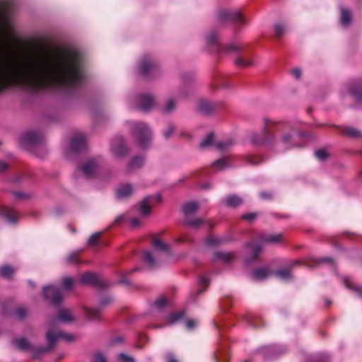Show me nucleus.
I'll return each mask as SVG.
<instances>
[{
    "mask_svg": "<svg viewBox=\"0 0 362 362\" xmlns=\"http://www.w3.org/2000/svg\"><path fill=\"white\" fill-rule=\"evenodd\" d=\"M66 262L69 264H76L78 262V255L77 252L69 254L66 258Z\"/></svg>",
    "mask_w": 362,
    "mask_h": 362,
    "instance_id": "nucleus-49",
    "label": "nucleus"
},
{
    "mask_svg": "<svg viewBox=\"0 0 362 362\" xmlns=\"http://www.w3.org/2000/svg\"><path fill=\"white\" fill-rule=\"evenodd\" d=\"M286 129H288L290 131L282 136L283 144L287 148L302 146L301 140L308 134L296 131L288 122H276L269 119H264L263 131L260 134H252L250 141L255 145L270 144L274 139V132H281Z\"/></svg>",
    "mask_w": 362,
    "mask_h": 362,
    "instance_id": "nucleus-2",
    "label": "nucleus"
},
{
    "mask_svg": "<svg viewBox=\"0 0 362 362\" xmlns=\"http://www.w3.org/2000/svg\"><path fill=\"white\" fill-rule=\"evenodd\" d=\"M209 284L208 278L205 276H202L199 281V288L196 292V295L198 296L204 292Z\"/></svg>",
    "mask_w": 362,
    "mask_h": 362,
    "instance_id": "nucleus-33",
    "label": "nucleus"
},
{
    "mask_svg": "<svg viewBox=\"0 0 362 362\" xmlns=\"http://www.w3.org/2000/svg\"><path fill=\"white\" fill-rule=\"evenodd\" d=\"M134 192V187L129 183L122 184L116 189V195L118 199L129 197Z\"/></svg>",
    "mask_w": 362,
    "mask_h": 362,
    "instance_id": "nucleus-21",
    "label": "nucleus"
},
{
    "mask_svg": "<svg viewBox=\"0 0 362 362\" xmlns=\"http://www.w3.org/2000/svg\"><path fill=\"white\" fill-rule=\"evenodd\" d=\"M13 344L21 350L29 349L30 345L27 340L24 338L16 339L13 340Z\"/></svg>",
    "mask_w": 362,
    "mask_h": 362,
    "instance_id": "nucleus-40",
    "label": "nucleus"
},
{
    "mask_svg": "<svg viewBox=\"0 0 362 362\" xmlns=\"http://www.w3.org/2000/svg\"><path fill=\"white\" fill-rule=\"evenodd\" d=\"M344 284L346 285V286L347 288L355 291L358 293V295L361 298H362V286H353L351 280L348 277L344 278Z\"/></svg>",
    "mask_w": 362,
    "mask_h": 362,
    "instance_id": "nucleus-38",
    "label": "nucleus"
},
{
    "mask_svg": "<svg viewBox=\"0 0 362 362\" xmlns=\"http://www.w3.org/2000/svg\"><path fill=\"white\" fill-rule=\"evenodd\" d=\"M137 69L139 74L146 78L156 77L161 71L158 62L148 54H145L141 58Z\"/></svg>",
    "mask_w": 362,
    "mask_h": 362,
    "instance_id": "nucleus-5",
    "label": "nucleus"
},
{
    "mask_svg": "<svg viewBox=\"0 0 362 362\" xmlns=\"http://www.w3.org/2000/svg\"><path fill=\"white\" fill-rule=\"evenodd\" d=\"M212 86L215 90L234 88L233 83L223 76H216L213 81Z\"/></svg>",
    "mask_w": 362,
    "mask_h": 362,
    "instance_id": "nucleus-18",
    "label": "nucleus"
},
{
    "mask_svg": "<svg viewBox=\"0 0 362 362\" xmlns=\"http://www.w3.org/2000/svg\"><path fill=\"white\" fill-rule=\"evenodd\" d=\"M44 136L35 131L25 132L20 139L21 145L25 149L34 151V148L40 146L44 142Z\"/></svg>",
    "mask_w": 362,
    "mask_h": 362,
    "instance_id": "nucleus-7",
    "label": "nucleus"
},
{
    "mask_svg": "<svg viewBox=\"0 0 362 362\" xmlns=\"http://www.w3.org/2000/svg\"><path fill=\"white\" fill-rule=\"evenodd\" d=\"M288 73L295 80H300L303 76V69L300 67L295 66L290 69Z\"/></svg>",
    "mask_w": 362,
    "mask_h": 362,
    "instance_id": "nucleus-37",
    "label": "nucleus"
},
{
    "mask_svg": "<svg viewBox=\"0 0 362 362\" xmlns=\"http://www.w3.org/2000/svg\"><path fill=\"white\" fill-rule=\"evenodd\" d=\"M80 282L99 288H105L109 286V284L106 281L102 280L98 274L90 272H85L81 275Z\"/></svg>",
    "mask_w": 362,
    "mask_h": 362,
    "instance_id": "nucleus-10",
    "label": "nucleus"
},
{
    "mask_svg": "<svg viewBox=\"0 0 362 362\" xmlns=\"http://www.w3.org/2000/svg\"><path fill=\"white\" fill-rule=\"evenodd\" d=\"M272 273V271H270L268 268L260 267L255 269L252 272V276L254 279L256 280H263L267 278Z\"/></svg>",
    "mask_w": 362,
    "mask_h": 362,
    "instance_id": "nucleus-24",
    "label": "nucleus"
},
{
    "mask_svg": "<svg viewBox=\"0 0 362 362\" xmlns=\"http://www.w3.org/2000/svg\"><path fill=\"white\" fill-rule=\"evenodd\" d=\"M168 305V301L165 297H160L156 302L155 306L159 310H162Z\"/></svg>",
    "mask_w": 362,
    "mask_h": 362,
    "instance_id": "nucleus-47",
    "label": "nucleus"
},
{
    "mask_svg": "<svg viewBox=\"0 0 362 362\" xmlns=\"http://www.w3.org/2000/svg\"><path fill=\"white\" fill-rule=\"evenodd\" d=\"M351 21V15L349 10L342 8L341 9V23L343 26L346 27Z\"/></svg>",
    "mask_w": 362,
    "mask_h": 362,
    "instance_id": "nucleus-30",
    "label": "nucleus"
},
{
    "mask_svg": "<svg viewBox=\"0 0 362 362\" xmlns=\"http://www.w3.org/2000/svg\"><path fill=\"white\" fill-rule=\"evenodd\" d=\"M217 18L221 23L233 22L240 25L245 24V20L238 11H230L228 10H220L217 14Z\"/></svg>",
    "mask_w": 362,
    "mask_h": 362,
    "instance_id": "nucleus-9",
    "label": "nucleus"
},
{
    "mask_svg": "<svg viewBox=\"0 0 362 362\" xmlns=\"http://www.w3.org/2000/svg\"><path fill=\"white\" fill-rule=\"evenodd\" d=\"M85 313L87 316L90 320H99L100 317V311L98 308H85Z\"/></svg>",
    "mask_w": 362,
    "mask_h": 362,
    "instance_id": "nucleus-32",
    "label": "nucleus"
},
{
    "mask_svg": "<svg viewBox=\"0 0 362 362\" xmlns=\"http://www.w3.org/2000/svg\"><path fill=\"white\" fill-rule=\"evenodd\" d=\"M341 133L346 136L352 138L362 137V134L358 129L350 127H343Z\"/></svg>",
    "mask_w": 362,
    "mask_h": 362,
    "instance_id": "nucleus-27",
    "label": "nucleus"
},
{
    "mask_svg": "<svg viewBox=\"0 0 362 362\" xmlns=\"http://www.w3.org/2000/svg\"><path fill=\"white\" fill-rule=\"evenodd\" d=\"M215 108L214 104L206 100H200L197 105V111L203 115L211 114Z\"/></svg>",
    "mask_w": 362,
    "mask_h": 362,
    "instance_id": "nucleus-20",
    "label": "nucleus"
},
{
    "mask_svg": "<svg viewBox=\"0 0 362 362\" xmlns=\"http://www.w3.org/2000/svg\"><path fill=\"white\" fill-rule=\"evenodd\" d=\"M0 216L4 217L11 223H16L20 218V214L16 209L8 206L0 207Z\"/></svg>",
    "mask_w": 362,
    "mask_h": 362,
    "instance_id": "nucleus-17",
    "label": "nucleus"
},
{
    "mask_svg": "<svg viewBox=\"0 0 362 362\" xmlns=\"http://www.w3.org/2000/svg\"><path fill=\"white\" fill-rule=\"evenodd\" d=\"M86 140L83 134H76L71 141V149L74 152H79L86 148Z\"/></svg>",
    "mask_w": 362,
    "mask_h": 362,
    "instance_id": "nucleus-16",
    "label": "nucleus"
},
{
    "mask_svg": "<svg viewBox=\"0 0 362 362\" xmlns=\"http://www.w3.org/2000/svg\"><path fill=\"white\" fill-rule=\"evenodd\" d=\"M257 216V214L256 213H250L246 214L243 216V218L244 220L248 221H252L256 218Z\"/></svg>",
    "mask_w": 362,
    "mask_h": 362,
    "instance_id": "nucleus-57",
    "label": "nucleus"
},
{
    "mask_svg": "<svg viewBox=\"0 0 362 362\" xmlns=\"http://www.w3.org/2000/svg\"><path fill=\"white\" fill-rule=\"evenodd\" d=\"M111 151L114 156L122 158L129 153V150L121 136L115 138L111 142Z\"/></svg>",
    "mask_w": 362,
    "mask_h": 362,
    "instance_id": "nucleus-12",
    "label": "nucleus"
},
{
    "mask_svg": "<svg viewBox=\"0 0 362 362\" xmlns=\"http://www.w3.org/2000/svg\"><path fill=\"white\" fill-rule=\"evenodd\" d=\"M262 159L257 156H247L246 157V162L251 165H257L261 163Z\"/></svg>",
    "mask_w": 362,
    "mask_h": 362,
    "instance_id": "nucleus-48",
    "label": "nucleus"
},
{
    "mask_svg": "<svg viewBox=\"0 0 362 362\" xmlns=\"http://www.w3.org/2000/svg\"><path fill=\"white\" fill-rule=\"evenodd\" d=\"M100 236V233H96L92 235L89 238V239L88 240V244L90 246H95V245H96L98 244V243Z\"/></svg>",
    "mask_w": 362,
    "mask_h": 362,
    "instance_id": "nucleus-50",
    "label": "nucleus"
},
{
    "mask_svg": "<svg viewBox=\"0 0 362 362\" xmlns=\"http://www.w3.org/2000/svg\"><path fill=\"white\" fill-rule=\"evenodd\" d=\"M42 293L44 297L54 305L59 303L62 299L61 291L54 286H45Z\"/></svg>",
    "mask_w": 362,
    "mask_h": 362,
    "instance_id": "nucleus-13",
    "label": "nucleus"
},
{
    "mask_svg": "<svg viewBox=\"0 0 362 362\" xmlns=\"http://www.w3.org/2000/svg\"><path fill=\"white\" fill-rule=\"evenodd\" d=\"M27 313L28 311L25 308H18L16 310V315L21 319H23L26 316Z\"/></svg>",
    "mask_w": 362,
    "mask_h": 362,
    "instance_id": "nucleus-54",
    "label": "nucleus"
},
{
    "mask_svg": "<svg viewBox=\"0 0 362 362\" xmlns=\"http://www.w3.org/2000/svg\"><path fill=\"white\" fill-rule=\"evenodd\" d=\"M230 158L224 157L214 162L213 166L217 170H223L229 166Z\"/></svg>",
    "mask_w": 362,
    "mask_h": 362,
    "instance_id": "nucleus-31",
    "label": "nucleus"
},
{
    "mask_svg": "<svg viewBox=\"0 0 362 362\" xmlns=\"http://www.w3.org/2000/svg\"><path fill=\"white\" fill-rule=\"evenodd\" d=\"M92 362H107L105 356L100 353L95 354L92 358Z\"/></svg>",
    "mask_w": 362,
    "mask_h": 362,
    "instance_id": "nucleus-55",
    "label": "nucleus"
},
{
    "mask_svg": "<svg viewBox=\"0 0 362 362\" xmlns=\"http://www.w3.org/2000/svg\"><path fill=\"white\" fill-rule=\"evenodd\" d=\"M74 320V317L70 310L62 309L59 312L57 317L54 319L52 325L49 326V329L47 331L46 338L48 342V346L47 348H40V351L42 353L46 351L47 349H53L56 342L59 340H64L67 342L75 341L76 337L74 334L65 333L54 327V324L57 321L69 323Z\"/></svg>",
    "mask_w": 362,
    "mask_h": 362,
    "instance_id": "nucleus-3",
    "label": "nucleus"
},
{
    "mask_svg": "<svg viewBox=\"0 0 362 362\" xmlns=\"http://www.w3.org/2000/svg\"><path fill=\"white\" fill-rule=\"evenodd\" d=\"M233 144L232 140H227L226 141H219L215 144L216 147L220 151H225L229 146H232Z\"/></svg>",
    "mask_w": 362,
    "mask_h": 362,
    "instance_id": "nucleus-44",
    "label": "nucleus"
},
{
    "mask_svg": "<svg viewBox=\"0 0 362 362\" xmlns=\"http://www.w3.org/2000/svg\"><path fill=\"white\" fill-rule=\"evenodd\" d=\"M225 241H226L225 238H218V237H215V236H212V235L209 236L206 239V243L209 246H217V245L222 244Z\"/></svg>",
    "mask_w": 362,
    "mask_h": 362,
    "instance_id": "nucleus-39",
    "label": "nucleus"
},
{
    "mask_svg": "<svg viewBox=\"0 0 362 362\" xmlns=\"http://www.w3.org/2000/svg\"><path fill=\"white\" fill-rule=\"evenodd\" d=\"M119 360L122 362H134V360L132 357L124 354H120L119 355Z\"/></svg>",
    "mask_w": 362,
    "mask_h": 362,
    "instance_id": "nucleus-56",
    "label": "nucleus"
},
{
    "mask_svg": "<svg viewBox=\"0 0 362 362\" xmlns=\"http://www.w3.org/2000/svg\"><path fill=\"white\" fill-rule=\"evenodd\" d=\"M8 54L7 49H0V85H13L29 80L69 87L80 83L85 77L83 57L75 50L62 53L53 67L45 64H18L12 62Z\"/></svg>",
    "mask_w": 362,
    "mask_h": 362,
    "instance_id": "nucleus-1",
    "label": "nucleus"
},
{
    "mask_svg": "<svg viewBox=\"0 0 362 362\" xmlns=\"http://www.w3.org/2000/svg\"><path fill=\"white\" fill-rule=\"evenodd\" d=\"M197 324V322L194 320H187L186 321V327L187 329H191L194 328Z\"/></svg>",
    "mask_w": 362,
    "mask_h": 362,
    "instance_id": "nucleus-60",
    "label": "nucleus"
},
{
    "mask_svg": "<svg viewBox=\"0 0 362 362\" xmlns=\"http://www.w3.org/2000/svg\"><path fill=\"white\" fill-rule=\"evenodd\" d=\"M199 208V205L197 202H192L186 203L182 206V211L186 216L194 214Z\"/></svg>",
    "mask_w": 362,
    "mask_h": 362,
    "instance_id": "nucleus-28",
    "label": "nucleus"
},
{
    "mask_svg": "<svg viewBox=\"0 0 362 362\" xmlns=\"http://www.w3.org/2000/svg\"><path fill=\"white\" fill-rule=\"evenodd\" d=\"M74 279H71V278H64L62 281V286L65 288V289H70L72 286V285L74 284Z\"/></svg>",
    "mask_w": 362,
    "mask_h": 362,
    "instance_id": "nucleus-51",
    "label": "nucleus"
},
{
    "mask_svg": "<svg viewBox=\"0 0 362 362\" xmlns=\"http://www.w3.org/2000/svg\"><path fill=\"white\" fill-rule=\"evenodd\" d=\"M185 311H179L177 313H171L168 317V320L171 324L178 322L185 316Z\"/></svg>",
    "mask_w": 362,
    "mask_h": 362,
    "instance_id": "nucleus-41",
    "label": "nucleus"
},
{
    "mask_svg": "<svg viewBox=\"0 0 362 362\" xmlns=\"http://www.w3.org/2000/svg\"><path fill=\"white\" fill-rule=\"evenodd\" d=\"M235 255L232 252H216L214 257V261H220L223 263H228L235 259Z\"/></svg>",
    "mask_w": 362,
    "mask_h": 362,
    "instance_id": "nucleus-25",
    "label": "nucleus"
},
{
    "mask_svg": "<svg viewBox=\"0 0 362 362\" xmlns=\"http://www.w3.org/2000/svg\"><path fill=\"white\" fill-rule=\"evenodd\" d=\"M317 262H318V265H319V264H323V263H332L333 260L330 257H323V258L318 259Z\"/></svg>",
    "mask_w": 362,
    "mask_h": 362,
    "instance_id": "nucleus-62",
    "label": "nucleus"
},
{
    "mask_svg": "<svg viewBox=\"0 0 362 362\" xmlns=\"http://www.w3.org/2000/svg\"><path fill=\"white\" fill-rule=\"evenodd\" d=\"M215 358L217 362H228L229 356L225 351H218L215 354Z\"/></svg>",
    "mask_w": 362,
    "mask_h": 362,
    "instance_id": "nucleus-42",
    "label": "nucleus"
},
{
    "mask_svg": "<svg viewBox=\"0 0 362 362\" xmlns=\"http://www.w3.org/2000/svg\"><path fill=\"white\" fill-rule=\"evenodd\" d=\"M207 42L211 49L217 53L221 52H243L244 47L241 45L230 44L227 46L222 45L216 33H211L207 37Z\"/></svg>",
    "mask_w": 362,
    "mask_h": 362,
    "instance_id": "nucleus-6",
    "label": "nucleus"
},
{
    "mask_svg": "<svg viewBox=\"0 0 362 362\" xmlns=\"http://www.w3.org/2000/svg\"><path fill=\"white\" fill-rule=\"evenodd\" d=\"M161 197L156 195L155 197L149 196L144 199L139 206V212L143 216H147L151 213V206L154 202H160Z\"/></svg>",
    "mask_w": 362,
    "mask_h": 362,
    "instance_id": "nucleus-15",
    "label": "nucleus"
},
{
    "mask_svg": "<svg viewBox=\"0 0 362 362\" xmlns=\"http://www.w3.org/2000/svg\"><path fill=\"white\" fill-rule=\"evenodd\" d=\"M350 96L352 99L356 100H362V92H349Z\"/></svg>",
    "mask_w": 362,
    "mask_h": 362,
    "instance_id": "nucleus-59",
    "label": "nucleus"
},
{
    "mask_svg": "<svg viewBox=\"0 0 362 362\" xmlns=\"http://www.w3.org/2000/svg\"><path fill=\"white\" fill-rule=\"evenodd\" d=\"M166 359L168 362H177L173 354L170 353L166 355Z\"/></svg>",
    "mask_w": 362,
    "mask_h": 362,
    "instance_id": "nucleus-64",
    "label": "nucleus"
},
{
    "mask_svg": "<svg viewBox=\"0 0 362 362\" xmlns=\"http://www.w3.org/2000/svg\"><path fill=\"white\" fill-rule=\"evenodd\" d=\"M15 272V269L8 266L4 265L0 267V276L4 278H10Z\"/></svg>",
    "mask_w": 362,
    "mask_h": 362,
    "instance_id": "nucleus-35",
    "label": "nucleus"
},
{
    "mask_svg": "<svg viewBox=\"0 0 362 362\" xmlns=\"http://www.w3.org/2000/svg\"><path fill=\"white\" fill-rule=\"evenodd\" d=\"M214 138V133H209L206 137L200 143L201 148H205L210 146L212 144V141Z\"/></svg>",
    "mask_w": 362,
    "mask_h": 362,
    "instance_id": "nucleus-45",
    "label": "nucleus"
},
{
    "mask_svg": "<svg viewBox=\"0 0 362 362\" xmlns=\"http://www.w3.org/2000/svg\"><path fill=\"white\" fill-rule=\"evenodd\" d=\"M298 263L299 261L292 262L288 267L275 271L274 273L281 279L290 280L292 279L291 270Z\"/></svg>",
    "mask_w": 362,
    "mask_h": 362,
    "instance_id": "nucleus-19",
    "label": "nucleus"
},
{
    "mask_svg": "<svg viewBox=\"0 0 362 362\" xmlns=\"http://www.w3.org/2000/svg\"><path fill=\"white\" fill-rule=\"evenodd\" d=\"M156 105V102L154 98L149 93L140 94L135 103L137 109L144 112L152 110Z\"/></svg>",
    "mask_w": 362,
    "mask_h": 362,
    "instance_id": "nucleus-11",
    "label": "nucleus"
},
{
    "mask_svg": "<svg viewBox=\"0 0 362 362\" xmlns=\"http://www.w3.org/2000/svg\"><path fill=\"white\" fill-rule=\"evenodd\" d=\"M284 241L282 233H262L259 234L256 241L249 242L245 244V247L250 250L251 256L247 258V263L252 262L258 259L262 247L266 244H277Z\"/></svg>",
    "mask_w": 362,
    "mask_h": 362,
    "instance_id": "nucleus-4",
    "label": "nucleus"
},
{
    "mask_svg": "<svg viewBox=\"0 0 362 362\" xmlns=\"http://www.w3.org/2000/svg\"><path fill=\"white\" fill-rule=\"evenodd\" d=\"M152 245L153 246V248L156 250L164 252H168L169 250V245L160 240L157 237H154L152 240Z\"/></svg>",
    "mask_w": 362,
    "mask_h": 362,
    "instance_id": "nucleus-26",
    "label": "nucleus"
},
{
    "mask_svg": "<svg viewBox=\"0 0 362 362\" xmlns=\"http://www.w3.org/2000/svg\"><path fill=\"white\" fill-rule=\"evenodd\" d=\"M203 224H206L209 228H211L214 226L213 223L211 221L202 218L191 219L186 217V218L184 221V225L185 226L192 227L194 228H198Z\"/></svg>",
    "mask_w": 362,
    "mask_h": 362,
    "instance_id": "nucleus-22",
    "label": "nucleus"
},
{
    "mask_svg": "<svg viewBox=\"0 0 362 362\" xmlns=\"http://www.w3.org/2000/svg\"><path fill=\"white\" fill-rule=\"evenodd\" d=\"M132 128L139 145L146 147L151 139V132L149 127L144 123L133 122H132Z\"/></svg>",
    "mask_w": 362,
    "mask_h": 362,
    "instance_id": "nucleus-8",
    "label": "nucleus"
},
{
    "mask_svg": "<svg viewBox=\"0 0 362 362\" xmlns=\"http://www.w3.org/2000/svg\"><path fill=\"white\" fill-rule=\"evenodd\" d=\"M286 31V27L282 23H276L274 26V37L280 39Z\"/></svg>",
    "mask_w": 362,
    "mask_h": 362,
    "instance_id": "nucleus-36",
    "label": "nucleus"
},
{
    "mask_svg": "<svg viewBox=\"0 0 362 362\" xmlns=\"http://www.w3.org/2000/svg\"><path fill=\"white\" fill-rule=\"evenodd\" d=\"M235 63L240 67H247L252 64L250 59H244L243 57L239 56L235 59Z\"/></svg>",
    "mask_w": 362,
    "mask_h": 362,
    "instance_id": "nucleus-43",
    "label": "nucleus"
},
{
    "mask_svg": "<svg viewBox=\"0 0 362 362\" xmlns=\"http://www.w3.org/2000/svg\"><path fill=\"white\" fill-rule=\"evenodd\" d=\"M98 162L95 158H91L86 161L81 166L77 168V171H80L87 177H93L97 172Z\"/></svg>",
    "mask_w": 362,
    "mask_h": 362,
    "instance_id": "nucleus-14",
    "label": "nucleus"
},
{
    "mask_svg": "<svg viewBox=\"0 0 362 362\" xmlns=\"http://www.w3.org/2000/svg\"><path fill=\"white\" fill-rule=\"evenodd\" d=\"M175 127L173 124H170L167 130L163 132L164 136L168 139L170 136L171 134L174 132Z\"/></svg>",
    "mask_w": 362,
    "mask_h": 362,
    "instance_id": "nucleus-58",
    "label": "nucleus"
},
{
    "mask_svg": "<svg viewBox=\"0 0 362 362\" xmlns=\"http://www.w3.org/2000/svg\"><path fill=\"white\" fill-rule=\"evenodd\" d=\"M224 202L228 206L236 207L243 203V200L237 195H230L226 198Z\"/></svg>",
    "mask_w": 362,
    "mask_h": 362,
    "instance_id": "nucleus-29",
    "label": "nucleus"
},
{
    "mask_svg": "<svg viewBox=\"0 0 362 362\" xmlns=\"http://www.w3.org/2000/svg\"><path fill=\"white\" fill-rule=\"evenodd\" d=\"M142 258L150 267H153L156 265V262L149 250H146L142 253Z\"/></svg>",
    "mask_w": 362,
    "mask_h": 362,
    "instance_id": "nucleus-34",
    "label": "nucleus"
},
{
    "mask_svg": "<svg viewBox=\"0 0 362 362\" xmlns=\"http://www.w3.org/2000/svg\"><path fill=\"white\" fill-rule=\"evenodd\" d=\"M175 100L174 99H169L164 107V112L166 113L173 112L175 108Z\"/></svg>",
    "mask_w": 362,
    "mask_h": 362,
    "instance_id": "nucleus-46",
    "label": "nucleus"
},
{
    "mask_svg": "<svg viewBox=\"0 0 362 362\" xmlns=\"http://www.w3.org/2000/svg\"><path fill=\"white\" fill-rule=\"evenodd\" d=\"M260 351L262 353L263 355L265 356H267V354H273L274 351V348L272 346H267L261 348Z\"/></svg>",
    "mask_w": 362,
    "mask_h": 362,
    "instance_id": "nucleus-53",
    "label": "nucleus"
},
{
    "mask_svg": "<svg viewBox=\"0 0 362 362\" xmlns=\"http://www.w3.org/2000/svg\"><path fill=\"white\" fill-rule=\"evenodd\" d=\"M144 164V158L138 156H135L133 159H132L128 165H127V170L129 172H133L141 168Z\"/></svg>",
    "mask_w": 362,
    "mask_h": 362,
    "instance_id": "nucleus-23",
    "label": "nucleus"
},
{
    "mask_svg": "<svg viewBox=\"0 0 362 362\" xmlns=\"http://www.w3.org/2000/svg\"><path fill=\"white\" fill-rule=\"evenodd\" d=\"M318 362H329V358L325 354H320L318 356Z\"/></svg>",
    "mask_w": 362,
    "mask_h": 362,
    "instance_id": "nucleus-63",
    "label": "nucleus"
},
{
    "mask_svg": "<svg viewBox=\"0 0 362 362\" xmlns=\"http://www.w3.org/2000/svg\"><path fill=\"white\" fill-rule=\"evenodd\" d=\"M329 156V153L324 148L318 149V160H325Z\"/></svg>",
    "mask_w": 362,
    "mask_h": 362,
    "instance_id": "nucleus-52",
    "label": "nucleus"
},
{
    "mask_svg": "<svg viewBox=\"0 0 362 362\" xmlns=\"http://www.w3.org/2000/svg\"><path fill=\"white\" fill-rule=\"evenodd\" d=\"M259 196L262 199H270L273 197V194L269 192H262L259 194Z\"/></svg>",
    "mask_w": 362,
    "mask_h": 362,
    "instance_id": "nucleus-61",
    "label": "nucleus"
}]
</instances>
